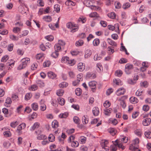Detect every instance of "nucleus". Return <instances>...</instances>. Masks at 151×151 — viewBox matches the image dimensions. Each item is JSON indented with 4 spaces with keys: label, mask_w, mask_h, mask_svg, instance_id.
Wrapping results in <instances>:
<instances>
[{
    "label": "nucleus",
    "mask_w": 151,
    "mask_h": 151,
    "mask_svg": "<svg viewBox=\"0 0 151 151\" xmlns=\"http://www.w3.org/2000/svg\"><path fill=\"white\" fill-rule=\"evenodd\" d=\"M21 62L22 63L17 68L18 70H21L25 68L27 65L29 63L30 59L27 58H24L21 60Z\"/></svg>",
    "instance_id": "nucleus-1"
},
{
    "label": "nucleus",
    "mask_w": 151,
    "mask_h": 151,
    "mask_svg": "<svg viewBox=\"0 0 151 151\" xmlns=\"http://www.w3.org/2000/svg\"><path fill=\"white\" fill-rule=\"evenodd\" d=\"M62 63H66L70 66H73L75 64L74 60L70 59L69 57L67 56H64L61 59Z\"/></svg>",
    "instance_id": "nucleus-2"
},
{
    "label": "nucleus",
    "mask_w": 151,
    "mask_h": 151,
    "mask_svg": "<svg viewBox=\"0 0 151 151\" xmlns=\"http://www.w3.org/2000/svg\"><path fill=\"white\" fill-rule=\"evenodd\" d=\"M66 27L70 30L71 32H76V24L74 22H70L66 24Z\"/></svg>",
    "instance_id": "nucleus-3"
},
{
    "label": "nucleus",
    "mask_w": 151,
    "mask_h": 151,
    "mask_svg": "<svg viewBox=\"0 0 151 151\" xmlns=\"http://www.w3.org/2000/svg\"><path fill=\"white\" fill-rule=\"evenodd\" d=\"M133 68V66L132 65L127 63L125 66V72L127 74H129L131 73V70Z\"/></svg>",
    "instance_id": "nucleus-4"
},
{
    "label": "nucleus",
    "mask_w": 151,
    "mask_h": 151,
    "mask_svg": "<svg viewBox=\"0 0 151 151\" xmlns=\"http://www.w3.org/2000/svg\"><path fill=\"white\" fill-rule=\"evenodd\" d=\"M97 84V83L94 81H90L88 83L89 86L93 92H94L96 90Z\"/></svg>",
    "instance_id": "nucleus-5"
},
{
    "label": "nucleus",
    "mask_w": 151,
    "mask_h": 151,
    "mask_svg": "<svg viewBox=\"0 0 151 151\" xmlns=\"http://www.w3.org/2000/svg\"><path fill=\"white\" fill-rule=\"evenodd\" d=\"M144 119L142 122V124L144 126H148L149 125L151 122V119L150 118L148 117H143Z\"/></svg>",
    "instance_id": "nucleus-6"
},
{
    "label": "nucleus",
    "mask_w": 151,
    "mask_h": 151,
    "mask_svg": "<svg viewBox=\"0 0 151 151\" xmlns=\"http://www.w3.org/2000/svg\"><path fill=\"white\" fill-rule=\"evenodd\" d=\"M126 92V90L123 87L118 89L116 92V93L118 96L124 94Z\"/></svg>",
    "instance_id": "nucleus-7"
},
{
    "label": "nucleus",
    "mask_w": 151,
    "mask_h": 151,
    "mask_svg": "<svg viewBox=\"0 0 151 151\" xmlns=\"http://www.w3.org/2000/svg\"><path fill=\"white\" fill-rule=\"evenodd\" d=\"M123 98L127 99V96H123L119 99L118 100L120 101V104L121 106L124 109L126 107V104L125 101L124 100H122V99Z\"/></svg>",
    "instance_id": "nucleus-8"
},
{
    "label": "nucleus",
    "mask_w": 151,
    "mask_h": 151,
    "mask_svg": "<svg viewBox=\"0 0 151 151\" xmlns=\"http://www.w3.org/2000/svg\"><path fill=\"white\" fill-rule=\"evenodd\" d=\"M40 110L42 111H45L46 109V105L44 104V101L42 100H41L40 102Z\"/></svg>",
    "instance_id": "nucleus-9"
},
{
    "label": "nucleus",
    "mask_w": 151,
    "mask_h": 151,
    "mask_svg": "<svg viewBox=\"0 0 151 151\" xmlns=\"http://www.w3.org/2000/svg\"><path fill=\"white\" fill-rule=\"evenodd\" d=\"M65 4L67 6H74L76 4L75 0H67Z\"/></svg>",
    "instance_id": "nucleus-10"
},
{
    "label": "nucleus",
    "mask_w": 151,
    "mask_h": 151,
    "mask_svg": "<svg viewBox=\"0 0 151 151\" xmlns=\"http://www.w3.org/2000/svg\"><path fill=\"white\" fill-rule=\"evenodd\" d=\"M78 69L80 71H83L85 69V66L82 63H80L78 65Z\"/></svg>",
    "instance_id": "nucleus-11"
},
{
    "label": "nucleus",
    "mask_w": 151,
    "mask_h": 151,
    "mask_svg": "<svg viewBox=\"0 0 151 151\" xmlns=\"http://www.w3.org/2000/svg\"><path fill=\"white\" fill-rule=\"evenodd\" d=\"M112 111V109L111 108L109 109L105 108L104 109V113L106 115L109 116L110 115Z\"/></svg>",
    "instance_id": "nucleus-12"
},
{
    "label": "nucleus",
    "mask_w": 151,
    "mask_h": 151,
    "mask_svg": "<svg viewBox=\"0 0 151 151\" xmlns=\"http://www.w3.org/2000/svg\"><path fill=\"white\" fill-rule=\"evenodd\" d=\"M26 126V125L25 123H22L19 125L17 127V130L18 131L19 133H20L22 129H24Z\"/></svg>",
    "instance_id": "nucleus-13"
},
{
    "label": "nucleus",
    "mask_w": 151,
    "mask_h": 151,
    "mask_svg": "<svg viewBox=\"0 0 151 151\" xmlns=\"http://www.w3.org/2000/svg\"><path fill=\"white\" fill-rule=\"evenodd\" d=\"M92 112L94 115L95 116L98 115L99 113V108L97 107H93L92 109Z\"/></svg>",
    "instance_id": "nucleus-14"
},
{
    "label": "nucleus",
    "mask_w": 151,
    "mask_h": 151,
    "mask_svg": "<svg viewBox=\"0 0 151 151\" xmlns=\"http://www.w3.org/2000/svg\"><path fill=\"white\" fill-rule=\"evenodd\" d=\"M48 76L50 78L55 79L56 77V75L53 72L50 71L47 73Z\"/></svg>",
    "instance_id": "nucleus-15"
},
{
    "label": "nucleus",
    "mask_w": 151,
    "mask_h": 151,
    "mask_svg": "<svg viewBox=\"0 0 151 151\" xmlns=\"http://www.w3.org/2000/svg\"><path fill=\"white\" fill-rule=\"evenodd\" d=\"M92 52L91 50L89 49L86 50L85 52V58H88L90 57L91 55Z\"/></svg>",
    "instance_id": "nucleus-16"
},
{
    "label": "nucleus",
    "mask_w": 151,
    "mask_h": 151,
    "mask_svg": "<svg viewBox=\"0 0 151 151\" xmlns=\"http://www.w3.org/2000/svg\"><path fill=\"white\" fill-rule=\"evenodd\" d=\"M82 121L84 124H86L88 123V116L86 115H84L82 117Z\"/></svg>",
    "instance_id": "nucleus-17"
},
{
    "label": "nucleus",
    "mask_w": 151,
    "mask_h": 151,
    "mask_svg": "<svg viewBox=\"0 0 151 151\" xmlns=\"http://www.w3.org/2000/svg\"><path fill=\"white\" fill-rule=\"evenodd\" d=\"M109 132L113 136L117 132V130L116 129L111 128L109 129Z\"/></svg>",
    "instance_id": "nucleus-18"
},
{
    "label": "nucleus",
    "mask_w": 151,
    "mask_h": 151,
    "mask_svg": "<svg viewBox=\"0 0 151 151\" xmlns=\"http://www.w3.org/2000/svg\"><path fill=\"white\" fill-rule=\"evenodd\" d=\"M129 101L131 103L133 104H136L138 102V100L137 98L133 96H132L130 98Z\"/></svg>",
    "instance_id": "nucleus-19"
},
{
    "label": "nucleus",
    "mask_w": 151,
    "mask_h": 151,
    "mask_svg": "<svg viewBox=\"0 0 151 151\" xmlns=\"http://www.w3.org/2000/svg\"><path fill=\"white\" fill-rule=\"evenodd\" d=\"M36 58L37 60H40L42 61L44 58V54L43 53H40L37 54Z\"/></svg>",
    "instance_id": "nucleus-20"
},
{
    "label": "nucleus",
    "mask_w": 151,
    "mask_h": 151,
    "mask_svg": "<svg viewBox=\"0 0 151 151\" xmlns=\"http://www.w3.org/2000/svg\"><path fill=\"white\" fill-rule=\"evenodd\" d=\"M69 113L68 112H65L63 113H61L59 115V117L60 118H66L68 116Z\"/></svg>",
    "instance_id": "nucleus-21"
},
{
    "label": "nucleus",
    "mask_w": 151,
    "mask_h": 151,
    "mask_svg": "<svg viewBox=\"0 0 151 151\" xmlns=\"http://www.w3.org/2000/svg\"><path fill=\"white\" fill-rule=\"evenodd\" d=\"M111 151H116L118 148V146L116 142L113 143V144L111 145Z\"/></svg>",
    "instance_id": "nucleus-22"
},
{
    "label": "nucleus",
    "mask_w": 151,
    "mask_h": 151,
    "mask_svg": "<svg viewBox=\"0 0 151 151\" xmlns=\"http://www.w3.org/2000/svg\"><path fill=\"white\" fill-rule=\"evenodd\" d=\"M37 139L39 140H43L46 139L47 137L45 135L42 134H38L37 136Z\"/></svg>",
    "instance_id": "nucleus-23"
},
{
    "label": "nucleus",
    "mask_w": 151,
    "mask_h": 151,
    "mask_svg": "<svg viewBox=\"0 0 151 151\" xmlns=\"http://www.w3.org/2000/svg\"><path fill=\"white\" fill-rule=\"evenodd\" d=\"M139 143V139L138 138H137L133 141L132 144L134 145H135L136 146V147H138V148Z\"/></svg>",
    "instance_id": "nucleus-24"
},
{
    "label": "nucleus",
    "mask_w": 151,
    "mask_h": 151,
    "mask_svg": "<svg viewBox=\"0 0 151 151\" xmlns=\"http://www.w3.org/2000/svg\"><path fill=\"white\" fill-rule=\"evenodd\" d=\"M12 103L11 99L10 98H7L6 101L5 105L6 107H9Z\"/></svg>",
    "instance_id": "nucleus-25"
},
{
    "label": "nucleus",
    "mask_w": 151,
    "mask_h": 151,
    "mask_svg": "<svg viewBox=\"0 0 151 151\" xmlns=\"http://www.w3.org/2000/svg\"><path fill=\"white\" fill-rule=\"evenodd\" d=\"M39 124L38 122H35L32 126L30 128V130L33 131L35 130L36 128H37L39 126Z\"/></svg>",
    "instance_id": "nucleus-26"
},
{
    "label": "nucleus",
    "mask_w": 151,
    "mask_h": 151,
    "mask_svg": "<svg viewBox=\"0 0 151 151\" xmlns=\"http://www.w3.org/2000/svg\"><path fill=\"white\" fill-rule=\"evenodd\" d=\"M42 19L47 22H50L52 19L51 17L49 16H46L43 17Z\"/></svg>",
    "instance_id": "nucleus-27"
},
{
    "label": "nucleus",
    "mask_w": 151,
    "mask_h": 151,
    "mask_svg": "<svg viewBox=\"0 0 151 151\" xmlns=\"http://www.w3.org/2000/svg\"><path fill=\"white\" fill-rule=\"evenodd\" d=\"M57 100L59 102V103L60 105L63 106L64 104L65 101V99L63 98L59 97L58 99Z\"/></svg>",
    "instance_id": "nucleus-28"
},
{
    "label": "nucleus",
    "mask_w": 151,
    "mask_h": 151,
    "mask_svg": "<svg viewBox=\"0 0 151 151\" xmlns=\"http://www.w3.org/2000/svg\"><path fill=\"white\" fill-rule=\"evenodd\" d=\"M52 127L53 128H56L58 126V122L56 120H54L52 123Z\"/></svg>",
    "instance_id": "nucleus-29"
},
{
    "label": "nucleus",
    "mask_w": 151,
    "mask_h": 151,
    "mask_svg": "<svg viewBox=\"0 0 151 151\" xmlns=\"http://www.w3.org/2000/svg\"><path fill=\"white\" fill-rule=\"evenodd\" d=\"M34 111H37L38 109V106L37 103H34L31 105Z\"/></svg>",
    "instance_id": "nucleus-30"
},
{
    "label": "nucleus",
    "mask_w": 151,
    "mask_h": 151,
    "mask_svg": "<svg viewBox=\"0 0 151 151\" xmlns=\"http://www.w3.org/2000/svg\"><path fill=\"white\" fill-rule=\"evenodd\" d=\"M96 67V70L98 72H100L103 70V67L101 63H99L97 64Z\"/></svg>",
    "instance_id": "nucleus-31"
},
{
    "label": "nucleus",
    "mask_w": 151,
    "mask_h": 151,
    "mask_svg": "<svg viewBox=\"0 0 151 151\" xmlns=\"http://www.w3.org/2000/svg\"><path fill=\"white\" fill-rule=\"evenodd\" d=\"M86 19L85 17H81L78 20V23H79L81 22L82 23H84L86 22Z\"/></svg>",
    "instance_id": "nucleus-32"
},
{
    "label": "nucleus",
    "mask_w": 151,
    "mask_h": 151,
    "mask_svg": "<svg viewBox=\"0 0 151 151\" xmlns=\"http://www.w3.org/2000/svg\"><path fill=\"white\" fill-rule=\"evenodd\" d=\"M54 48L55 51L58 52L61 50L62 47H61L58 43H57L55 45Z\"/></svg>",
    "instance_id": "nucleus-33"
},
{
    "label": "nucleus",
    "mask_w": 151,
    "mask_h": 151,
    "mask_svg": "<svg viewBox=\"0 0 151 151\" xmlns=\"http://www.w3.org/2000/svg\"><path fill=\"white\" fill-rule=\"evenodd\" d=\"M107 16L111 19H114L115 18L116 14L114 12H111L107 14Z\"/></svg>",
    "instance_id": "nucleus-34"
},
{
    "label": "nucleus",
    "mask_w": 151,
    "mask_h": 151,
    "mask_svg": "<svg viewBox=\"0 0 151 151\" xmlns=\"http://www.w3.org/2000/svg\"><path fill=\"white\" fill-rule=\"evenodd\" d=\"M114 83L118 85H122L123 84V83L122 81L119 79H116L114 80Z\"/></svg>",
    "instance_id": "nucleus-35"
},
{
    "label": "nucleus",
    "mask_w": 151,
    "mask_h": 151,
    "mask_svg": "<svg viewBox=\"0 0 151 151\" xmlns=\"http://www.w3.org/2000/svg\"><path fill=\"white\" fill-rule=\"evenodd\" d=\"M107 40L108 42L110 45L114 46H116V42L114 41L111 40L110 38H108Z\"/></svg>",
    "instance_id": "nucleus-36"
},
{
    "label": "nucleus",
    "mask_w": 151,
    "mask_h": 151,
    "mask_svg": "<svg viewBox=\"0 0 151 151\" xmlns=\"http://www.w3.org/2000/svg\"><path fill=\"white\" fill-rule=\"evenodd\" d=\"M9 59V56L7 55H5L2 58L1 60V62L3 63H5Z\"/></svg>",
    "instance_id": "nucleus-37"
},
{
    "label": "nucleus",
    "mask_w": 151,
    "mask_h": 151,
    "mask_svg": "<svg viewBox=\"0 0 151 151\" xmlns=\"http://www.w3.org/2000/svg\"><path fill=\"white\" fill-rule=\"evenodd\" d=\"M123 74L122 71L121 70H117L115 71V75L116 76L118 77H120L122 76Z\"/></svg>",
    "instance_id": "nucleus-38"
},
{
    "label": "nucleus",
    "mask_w": 151,
    "mask_h": 151,
    "mask_svg": "<svg viewBox=\"0 0 151 151\" xmlns=\"http://www.w3.org/2000/svg\"><path fill=\"white\" fill-rule=\"evenodd\" d=\"M100 43L99 40L96 38L95 39L93 42V44L94 46H96L99 45Z\"/></svg>",
    "instance_id": "nucleus-39"
},
{
    "label": "nucleus",
    "mask_w": 151,
    "mask_h": 151,
    "mask_svg": "<svg viewBox=\"0 0 151 151\" xmlns=\"http://www.w3.org/2000/svg\"><path fill=\"white\" fill-rule=\"evenodd\" d=\"M89 17L91 18L98 17H99V14L95 12H93L89 14Z\"/></svg>",
    "instance_id": "nucleus-40"
},
{
    "label": "nucleus",
    "mask_w": 151,
    "mask_h": 151,
    "mask_svg": "<svg viewBox=\"0 0 151 151\" xmlns=\"http://www.w3.org/2000/svg\"><path fill=\"white\" fill-rule=\"evenodd\" d=\"M19 2L21 6L19 7L18 10L19 12H22V6L24 5V2L23 0H19Z\"/></svg>",
    "instance_id": "nucleus-41"
},
{
    "label": "nucleus",
    "mask_w": 151,
    "mask_h": 151,
    "mask_svg": "<svg viewBox=\"0 0 151 151\" xmlns=\"http://www.w3.org/2000/svg\"><path fill=\"white\" fill-rule=\"evenodd\" d=\"M32 96V94L31 93H27L26 94L25 96V100L28 101L30 99Z\"/></svg>",
    "instance_id": "nucleus-42"
},
{
    "label": "nucleus",
    "mask_w": 151,
    "mask_h": 151,
    "mask_svg": "<svg viewBox=\"0 0 151 151\" xmlns=\"http://www.w3.org/2000/svg\"><path fill=\"white\" fill-rule=\"evenodd\" d=\"M2 111L4 114V116L6 117H9L10 116L8 115V111L7 109L6 108H4L2 109Z\"/></svg>",
    "instance_id": "nucleus-43"
},
{
    "label": "nucleus",
    "mask_w": 151,
    "mask_h": 151,
    "mask_svg": "<svg viewBox=\"0 0 151 151\" xmlns=\"http://www.w3.org/2000/svg\"><path fill=\"white\" fill-rule=\"evenodd\" d=\"M86 138L84 136L81 137L79 139L81 144H84L86 142Z\"/></svg>",
    "instance_id": "nucleus-44"
},
{
    "label": "nucleus",
    "mask_w": 151,
    "mask_h": 151,
    "mask_svg": "<svg viewBox=\"0 0 151 151\" xmlns=\"http://www.w3.org/2000/svg\"><path fill=\"white\" fill-rule=\"evenodd\" d=\"M116 142L117 145L118 146V148H122V150H124L125 149V147L123 146L122 144L121 143H119L117 139H116L115 141V142L112 141V142Z\"/></svg>",
    "instance_id": "nucleus-45"
},
{
    "label": "nucleus",
    "mask_w": 151,
    "mask_h": 151,
    "mask_svg": "<svg viewBox=\"0 0 151 151\" xmlns=\"http://www.w3.org/2000/svg\"><path fill=\"white\" fill-rule=\"evenodd\" d=\"M75 139V137L74 135H72L70 136L69 138L68 139V142L70 143V142H76Z\"/></svg>",
    "instance_id": "nucleus-46"
},
{
    "label": "nucleus",
    "mask_w": 151,
    "mask_h": 151,
    "mask_svg": "<svg viewBox=\"0 0 151 151\" xmlns=\"http://www.w3.org/2000/svg\"><path fill=\"white\" fill-rule=\"evenodd\" d=\"M68 86V83L65 82H63L60 83L59 85V87L60 88H65Z\"/></svg>",
    "instance_id": "nucleus-47"
},
{
    "label": "nucleus",
    "mask_w": 151,
    "mask_h": 151,
    "mask_svg": "<svg viewBox=\"0 0 151 151\" xmlns=\"http://www.w3.org/2000/svg\"><path fill=\"white\" fill-rule=\"evenodd\" d=\"M54 10L57 13H58L60 12V6L58 4H56L54 6Z\"/></svg>",
    "instance_id": "nucleus-48"
},
{
    "label": "nucleus",
    "mask_w": 151,
    "mask_h": 151,
    "mask_svg": "<svg viewBox=\"0 0 151 151\" xmlns=\"http://www.w3.org/2000/svg\"><path fill=\"white\" fill-rule=\"evenodd\" d=\"M6 67V65L3 63H0V70L1 71L4 70Z\"/></svg>",
    "instance_id": "nucleus-49"
},
{
    "label": "nucleus",
    "mask_w": 151,
    "mask_h": 151,
    "mask_svg": "<svg viewBox=\"0 0 151 151\" xmlns=\"http://www.w3.org/2000/svg\"><path fill=\"white\" fill-rule=\"evenodd\" d=\"M14 61L13 60H9V65L11 66V67H9L8 68V70L11 69V68H12V66H13L14 64Z\"/></svg>",
    "instance_id": "nucleus-50"
},
{
    "label": "nucleus",
    "mask_w": 151,
    "mask_h": 151,
    "mask_svg": "<svg viewBox=\"0 0 151 151\" xmlns=\"http://www.w3.org/2000/svg\"><path fill=\"white\" fill-rule=\"evenodd\" d=\"M120 139H121L122 142L126 143L127 141L128 138L126 137L122 136L120 137Z\"/></svg>",
    "instance_id": "nucleus-51"
},
{
    "label": "nucleus",
    "mask_w": 151,
    "mask_h": 151,
    "mask_svg": "<svg viewBox=\"0 0 151 151\" xmlns=\"http://www.w3.org/2000/svg\"><path fill=\"white\" fill-rule=\"evenodd\" d=\"M21 28L20 27H14L12 29L13 32L15 33H17L18 32H19L21 31Z\"/></svg>",
    "instance_id": "nucleus-52"
},
{
    "label": "nucleus",
    "mask_w": 151,
    "mask_h": 151,
    "mask_svg": "<svg viewBox=\"0 0 151 151\" xmlns=\"http://www.w3.org/2000/svg\"><path fill=\"white\" fill-rule=\"evenodd\" d=\"M103 105L105 107L107 108L110 106L111 104L109 101L107 100L104 103Z\"/></svg>",
    "instance_id": "nucleus-53"
},
{
    "label": "nucleus",
    "mask_w": 151,
    "mask_h": 151,
    "mask_svg": "<svg viewBox=\"0 0 151 151\" xmlns=\"http://www.w3.org/2000/svg\"><path fill=\"white\" fill-rule=\"evenodd\" d=\"M45 38L48 41H52L54 39V37L52 35H50L45 36Z\"/></svg>",
    "instance_id": "nucleus-54"
},
{
    "label": "nucleus",
    "mask_w": 151,
    "mask_h": 151,
    "mask_svg": "<svg viewBox=\"0 0 151 151\" xmlns=\"http://www.w3.org/2000/svg\"><path fill=\"white\" fill-rule=\"evenodd\" d=\"M135 134L139 137H140L142 134V131L141 129H137L134 131Z\"/></svg>",
    "instance_id": "nucleus-55"
},
{
    "label": "nucleus",
    "mask_w": 151,
    "mask_h": 151,
    "mask_svg": "<svg viewBox=\"0 0 151 151\" xmlns=\"http://www.w3.org/2000/svg\"><path fill=\"white\" fill-rule=\"evenodd\" d=\"M9 37L13 41H17L19 40L18 37L14 35H11Z\"/></svg>",
    "instance_id": "nucleus-56"
},
{
    "label": "nucleus",
    "mask_w": 151,
    "mask_h": 151,
    "mask_svg": "<svg viewBox=\"0 0 151 151\" xmlns=\"http://www.w3.org/2000/svg\"><path fill=\"white\" fill-rule=\"evenodd\" d=\"M64 93V91L62 89H59L56 92L57 95L59 96H62Z\"/></svg>",
    "instance_id": "nucleus-57"
},
{
    "label": "nucleus",
    "mask_w": 151,
    "mask_h": 151,
    "mask_svg": "<svg viewBox=\"0 0 151 151\" xmlns=\"http://www.w3.org/2000/svg\"><path fill=\"white\" fill-rule=\"evenodd\" d=\"M49 142H52L55 140V137L52 134L49 135L48 137Z\"/></svg>",
    "instance_id": "nucleus-58"
},
{
    "label": "nucleus",
    "mask_w": 151,
    "mask_h": 151,
    "mask_svg": "<svg viewBox=\"0 0 151 151\" xmlns=\"http://www.w3.org/2000/svg\"><path fill=\"white\" fill-rule=\"evenodd\" d=\"M84 42L82 40H79L76 42V46H81L83 44Z\"/></svg>",
    "instance_id": "nucleus-59"
},
{
    "label": "nucleus",
    "mask_w": 151,
    "mask_h": 151,
    "mask_svg": "<svg viewBox=\"0 0 151 151\" xmlns=\"http://www.w3.org/2000/svg\"><path fill=\"white\" fill-rule=\"evenodd\" d=\"M37 89V86L35 85H33L29 88V89L31 91H35Z\"/></svg>",
    "instance_id": "nucleus-60"
},
{
    "label": "nucleus",
    "mask_w": 151,
    "mask_h": 151,
    "mask_svg": "<svg viewBox=\"0 0 151 151\" xmlns=\"http://www.w3.org/2000/svg\"><path fill=\"white\" fill-rule=\"evenodd\" d=\"M82 90L79 88H76V95L78 96H80L82 93Z\"/></svg>",
    "instance_id": "nucleus-61"
},
{
    "label": "nucleus",
    "mask_w": 151,
    "mask_h": 151,
    "mask_svg": "<svg viewBox=\"0 0 151 151\" xmlns=\"http://www.w3.org/2000/svg\"><path fill=\"white\" fill-rule=\"evenodd\" d=\"M145 135L148 138H151V132L150 131H147L145 132Z\"/></svg>",
    "instance_id": "nucleus-62"
},
{
    "label": "nucleus",
    "mask_w": 151,
    "mask_h": 151,
    "mask_svg": "<svg viewBox=\"0 0 151 151\" xmlns=\"http://www.w3.org/2000/svg\"><path fill=\"white\" fill-rule=\"evenodd\" d=\"M8 33L7 30L6 29H4L0 30V34L2 35H7Z\"/></svg>",
    "instance_id": "nucleus-63"
},
{
    "label": "nucleus",
    "mask_w": 151,
    "mask_h": 151,
    "mask_svg": "<svg viewBox=\"0 0 151 151\" xmlns=\"http://www.w3.org/2000/svg\"><path fill=\"white\" fill-rule=\"evenodd\" d=\"M19 123L17 121L13 122L10 124L11 126L14 128H15L18 124Z\"/></svg>",
    "instance_id": "nucleus-64"
}]
</instances>
